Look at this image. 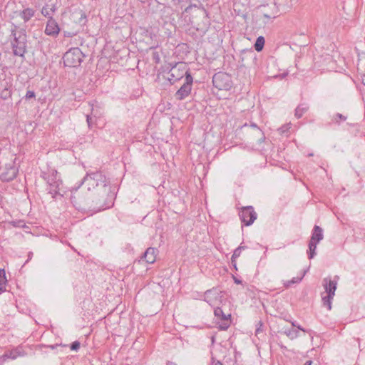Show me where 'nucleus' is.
I'll return each instance as SVG.
<instances>
[{
	"label": "nucleus",
	"instance_id": "nucleus-1",
	"mask_svg": "<svg viewBox=\"0 0 365 365\" xmlns=\"http://www.w3.org/2000/svg\"><path fill=\"white\" fill-rule=\"evenodd\" d=\"M86 183L88 190L91 187L94 190L95 194L99 195L97 205L99 204L98 210L105 209L108 207L109 205L106 204V202L109 200H112L113 198V192L111 191V186L109 180L101 171L93 173H87L86 175L82 180L80 185Z\"/></svg>",
	"mask_w": 365,
	"mask_h": 365
},
{
	"label": "nucleus",
	"instance_id": "nucleus-2",
	"mask_svg": "<svg viewBox=\"0 0 365 365\" xmlns=\"http://www.w3.org/2000/svg\"><path fill=\"white\" fill-rule=\"evenodd\" d=\"M41 177L46 181L48 193L53 198H56L57 195L63 196V194L61 193L63 182L56 170L50 169L48 172L43 171Z\"/></svg>",
	"mask_w": 365,
	"mask_h": 365
},
{
	"label": "nucleus",
	"instance_id": "nucleus-3",
	"mask_svg": "<svg viewBox=\"0 0 365 365\" xmlns=\"http://www.w3.org/2000/svg\"><path fill=\"white\" fill-rule=\"evenodd\" d=\"M16 29V26H14ZM11 36L14 40L11 41L13 53L15 56H24L26 51V35L25 30H11Z\"/></svg>",
	"mask_w": 365,
	"mask_h": 365
},
{
	"label": "nucleus",
	"instance_id": "nucleus-4",
	"mask_svg": "<svg viewBox=\"0 0 365 365\" xmlns=\"http://www.w3.org/2000/svg\"><path fill=\"white\" fill-rule=\"evenodd\" d=\"M84 57L79 48H71L63 56V64L67 67H78L83 62Z\"/></svg>",
	"mask_w": 365,
	"mask_h": 365
},
{
	"label": "nucleus",
	"instance_id": "nucleus-5",
	"mask_svg": "<svg viewBox=\"0 0 365 365\" xmlns=\"http://www.w3.org/2000/svg\"><path fill=\"white\" fill-rule=\"evenodd\" d=\"M212 83L219 90L229 91L232 87L231 76L224 72L215 73L212 77Z\"/></svg>",
	"mask_w": 365,
	"mask_h": 365
},
{
	"label": "nucleus",
	"instance_id": "nucleus-6",
	"mask_svg": "<svg viewBox=\"0 0 365 365\" xmlns=\"http://www.w3.org/2000/svg\"><path fill=\"white\" fill-rule=\"evenodd\" d=\"M324 235H323V230L322 229L318 226L314 225L312 237L309 242V258L312 259L316 255V249L317 244L323 240Z\"/></svg>",
	"mask_w": 365,
	"mask_h": 365
},
{
	"label": "nucleus",
	"instance_id": "nucleus-7",
	"mask_svg": "<svg viewBox=\"0 0 365 365\" xmlns=\"http://www.w3.org/2000/svg\"><path fill=\"white\" fill-rule=\"evenodd\" d=\"M205 301L211 307L220 306L223 300L224 292L217 287H213L205 292Z\"/></svg>",
	"mask_w": 365,
	"mask_h": 365
},
{
	"label": "nucleus",
	"instance_id": "nucleus-8",
	"mask_svg": "<svg viewBox=\"0 0 365 365\" xmlns=\"http://www.w3.org/2000/svg\"><path fill=\"white\" fill-rule=\"evenodd\" d=\"M79 187L72 191L71 201L73 206L78 210H85L87 207H91L92 204L90 203L88 197H85L80 192L78 191Z\"/></svg>",
	"mask_w": 365,
	"mask_h": 365
},
{
	"label": "nucleus",
	"instance_id": "nucleus-9",
	"mask_svg": "<svg viewBox=\"0 0 365 365\" xmlns=\"http://www.w3.org/2000/svg\"><path fill=\"white\" fill-rule=\"evenodd\" d=\"M193 78L190 73H186V78L181 87L176 91L175 97L177 100L182 101L187 98L192 90Z\"/></svg>",
	"mask_w": 365,
	"mask_h": 365
},
{
	"label": "nucleus",
	"instance_id": "nucleus-10",
	"mask_svg": "<svg viewBox=\"0 0 365 365\" xmlns=\"http://www.w3.org/2000/svg\"><path fill=\"white\" fill-rule=\"evenodd\" d=\"M186 73L190 72L188 70H185V66L182 63H175L171 67L168 79L171 84H173L182 78L184 76L186 77Z\"/></svg>",
	"mask_w": 365,
	"mask_h": 365
},
{
	"label": "nucleus",
	"instance_id": "nucleus-11",
	"mask_svg": "<svg viewBox=\"0 0 365 365\" xmlns=\"http://www.w3.org/2000/svg\"><path fill=\"white\" fill-rule=\"evenodd\" d=\"M239 216L242 222L245 226H250L253 224L257 219V213L252 206H246L241 208L239 212Z\"/></svg>",
	"mask_w": 365,
	"mask_h": 365
},
{
	"label": "nucleus",
	"instance_id": "nucleus-12",
	"mask_svg": "<svg viewBox=\"0 0 365 365\" xmlns=\"http://www.w3.org/2000/svg\"><path fill=\"white\" fill-rule=\"evenodd\" d=\"M214 307L215 317L217 319L222 321V322L220 324V329L221 330H226L230 325V319L231 315L230 314H225L219 306H215Z\"/></svg>",
	"mask_w": 365,
	"mask_h": 365
},
{
	"label": "nucleus",
	"instance_id": "nucleus-13",
	"mask_svg": "<svg viewBox=\"0 0 365 365\" xmlns=\"http://www.w3.org/2000/svg\"><path fill=\"white\" fill-rule=\"evenodd\" d=\"M59 31L60 28L58 23L52 17H50L46 26L45 34L48 36H56L59 34Z\"/></svg>",
	"mask_w": 365,
	"mask_h": 365
},
{
	"label": "nucleus",
	"instance_id": "nucleus-14",
	"mask_svg": "<svg viewBox=\"0 0 365 365\" xmlns=\"http://www.w3.org/2000/svg\"><path fill=\"white\" fill-rule=\"evenodd\" d=\"M158 253V250L156 248L148 247L141 257V259L145 260L148 264H153L156 260Z\"/></svg>",
	"mask_w": 365,
	"mask_h": 365
},
{
	"label": "nucleus",
	"instance_id": "nucleus-15",
	"mask_svg": "<svg viewBox=\"0 0 365 365\" xmlns=\"http://www.w3.org/2000/svg\"><path fill=\"white\" fill-rule=\"evenodd\" d=\"M336 285L337 282L334 280H331L330 278L326 277L323 279V286L326 294L335 295Z\"/></svg>",
	"mask_w": 365,
	"mask_h": 365
},
{
	"label": "nucleus",
	"instance_id": "nucleus-16",
	"mask_svg": "<svg viewBox=\"0 0 365 365\" xmlns=\"http://www.w3.org/2000/svg\"><path fill=\"white\" fill-rule=\"evenodd\" d=\"M17 175V169L11 166L6 171L1 173L0 178L2 181L9 182L14 179Z\"/></svg>",
	"mask_w": 365,
	"mask_h": 365
},
{
	"label": "nucleus",
	"instance_id": "nucleus-17",
	"mask_svg": "<svg viewBox=\"0 0 365 365\" xmlns=\"http://www.w3.org/2000/svg\"><path fill=\"white\" fill-rule=\"evenodd\" d=\"M256 59V54L252 50L248 51H242L240 56V61L242 63V66H245V61L250 60L254 61Z\"/></svg>",
	"mask_w": 365,
	"mask_h": 365
},
{
	"label": "nucleus",
	"instance_id": "nucleus-18",
	"mask_svg": "<svg viewBox=\"0 0 365 365\" xmlns=\"http://www.w3.org/2000/svg\"><path fill=\"white\" fill-rule=\"evenodd\" d=\"M268 9L271 10V12L264 11L263 16L267 19H274L278 16L279 9L275 3L267 5Z\"/></svg>",
	"mask_w": 365,
	"mask_h": 365
},
{
	"label": "nucleus",
	"instance_id": "nucleus-19",
	"mask_svg": "<svg viewBox=\"0 0 365 365\" xmlns=\"http://www.w3.org/2000/svg\"><path fill=\"white\" fill-rule=\"evenodd\" d=\"M35 14V11L31 8H26L19 14L20 17L24 22L29 21Z\"/></svg>",
	"mask_w": 365,
	"mask_h": 365
},
{
	"label": "nucleus",
	"instance_id": "nucleus-20",
	"mask_svg": "<svg viewBox=\"0 0 365 365\" xmlns=\"http://www.w3.org/2000/svg\"><path fill=\"white\" fill-rule=\"evenodd\" d=\"M309 106L306 103L299 104L295 109L294 115L297 118H300L308 110Z\"/></svg>",
	"mask_w": 365,
	"mask_h": 365
},
{
	"label": "nucleus",
	"instance_id": "nucleus-21",
	"mask_svg": "<svg viewBox=\"0 0 365 365\" xmlns=\"http://www.w3.org/2000/svg\"><path fill=\"white\" fill-rule=\"evenodd\" d=\"M334 295L326 294V295H322V302L324 307H327L328 310L331 309V300L333 299Z\"/></svg>",
	"mask_w": 365,
	"mask_h": 365
},
{
	"label": "nucleus",
	"instance_id": "nucleus-22",
	"mask_svg": "<svg viewBox=\"0 0 365 365\" xmlns=\"http://www.w3.org/2000/svg\"><path fill=\"white\" fill-rule=\"evenodd\" d=\"M357 70L361 76V82L365 86V61L360 60L357 64Z\"/></svg>",
	"mask_w": 365,
	"mask_h": 365
},
{
	"label": "nucleus",
	"instance_id": "nucleus-23",
	"mask_svg": "<svg viewBox=\"0 0 365 365\" xmlns=\"http://www.w3.org/2000/svg\"><path fill=\"white\" fill-rule=\"evenodd\" d=\"M6 282L5 270L4 269H0V292L6 291Z\"/></svg>",
	"mask_w": 365,
	"mask_h": 365
},
{
	"label": "nucleus",
	"instance_id": "nucleus-24",
	"mask_svg": "<svg viewBox=\"0 0 365 365\" xmlns=\"http://www.w3.org/2000/svg\"><path fill=\"white\" fill-rule=\"evenodd\" d=\"M347 119V116L341 113H336L332 116L331 121L332 123L340 125L341 122L345 121Z\"/></svg>",
	"mask_w": 365,
	"mask_h": 365
},
{
	"label": "nucleus",
	"instance_id": "nucleus-25",
	"mask_svg": "<svg viewBox=\"0 0 365 365\" xmlns=\"http://www.w3.org/2000/svg\"><path fill=\"white\" fill-rule=\"evenodd\" d=\"M264 42V37L262 36H259L255 43V49L258 52L261 51L263 49Z\"/></svg>",
	"mask_w": 365,
	"mask_h": 365
},
{
	"label": "nucleus",
	"instance_id": "nucleus-26",
	"mask_svg": "<svg viewBox=\"0 0 365 365\" xmlns=\"http://www.w3.org/2000/svg\"><path fill=\"white\" fill-rule=\"evenodd\" d=\"M7 355V359H16L18 356H21V351L19 349H12L11 351L5 352Z\"/></svg>",
	"mask_w": 365,
	"mask_h": 365
},
{
	"label": "nucleus",
	"instance_id": "nucleus-27",
	"mask_svg": "<svg viewBox=\"0 0 365 365\" xmlns=\"http://www.w3.org/2000/svg\"><path fill=\"white\" fill-rule=\"evenodd\" d=\"M284 334L287 336L290 339H294L298 337L299 332L297 330L291 329H285Z\"/></svg>",
	"mask_w": 365,
	"mask_h": 365
},
{
	"label": "nucleus",
	"instance_id": "nucleus-28",
	"mask_svg": "<svg viewBox=\"0 0 365 365\" xmlns=\"http://www.w3.org/2000/svg\"><path fill=\"white\" fill-rule=\"evenodd\" d=\"M51 11L54 12L55 9H53V8L50 9V8H48V5L43 6V8L41 9L42 15L44 16L45 17H48L49 19H50V17H51Z\"/></svg>",
	"mask_w": 365,
	"mask_h": 365
},
{
	"label": "nucleus",
	"instance_id": "nucleus-29",
	"mask_svg": "<svg viewBox=\"0 0 365 365\" xmlns=\"http://www.w3.org/2000/svg\"><path fill=\"white\" fill-rule=\"evenodd\" d=\"M304 277V274L300 277H293L291 280L287 281L286 283H284V286L286 287H290L293 284L299 283L302 281V278Z\"/></svg>",
	"mask_w": 365,
	"mask_h": 365
},
{
	"label": "nucleus",
	"instance_id": "nucleus-30",
	"mask_svg": "<svg viewBox=\"0 0 365 365\" xmlns=\"http://www.w3.org/2000/svg\"><path fill=\"white\" fill-rule=\"evenodd\" d=\"M79 14H80V18H79L78 22L81 26H84V25H86V24L87 22V16H86V13L82 10L80 11Z\"/></svg>",
	"mask_w": 365,
	"mask_h": 365
},
{
	"label": "nucleus",
	"instance_id": "nucleus-31",
	"mask_svg": "<svg viewBox=\"0 0 365 365\" xmlns=\"http://www.w3.org/2000/svg\"><path fill=\"white\" fill-rule=\"evenodd\" d=\"M1 98L4 99V100H6L8 99L9 98H10L11 96V91L7 89V88H4L1 92Z\"/></svg>",
	"mask_w": 365,
	"mask_h": 365
},
{
	"label": "nucleus",
	"instance_id": "nucleus-32",
	"mask_svg": "<svg viewBox=\"0 0 365 365\" xmlns=\"http://www.w3.org/2000/svg\"><path fill=\"white\" fill-rule=\"evenodd\" d=\"M242 252V247H237L232 254V256L231 257V260L235 262V259H237V257H239Z\"/></svg>",
	"mask_w": 365,
	"mask_h": 365
},
{
	"label": "nucleus",
	"instance_id": "nucleus-33",
	"mask_svg": "<svg viewBox=\"0 0 365 365\" xmlns=\"http://www.w3.org/2000/svg\"><path fill=\"white\" fill-rule=\"evenodd\" d=\"M289 128H290V125L287 124V125H284L282 126L281 128H279L278 130L281 134H286L288 132Z\"/></svg>",
	"mask_w": 365,
	"mask_h": 365
},
{
	"label": "nucleus",
	"instance_id": "nucleus-34",
	"mask_svg": "<svg viewBox=\"0 0 365 365\" xmlns=\"http://www.w3.org/2000/svg\"><path fill=\"white\" fill-rule=\"evenodd\" d=\"M35 97H36V95L33 91H26V93L25 96V99L29 100L31 98H35Z\"/></svg>",
	"mask_w": 365,
	"mask_h": 365
},
{
	"label": "nucleus",
	"instance_id": "nucleus-35",
	"mask_svg": "<svg viewBox=\"0 0 365 365\" xmlns=\"http://www.w3.org/2000/svg\"><path fill=\"white\" fill-rule=\"evenodd\" d=\"M80 348V342L78 341H75L71 344V349L73 351H77Z\"/></svg>",
	"mask_w": 365,
	"mask_h": 365
},
{
	"label": "nucleus",
	"instance_id": "nucleus-36",
	"mask_svg": "<svg viewBox=\"0 0 365 365\" xmlns=\"http://www.w3.org/2000/svg\"><path fill=\"white\" fill-rule=\"evenodd\" d=\"M7 359V355L5 353L0 356V365H2Z\"/></svg>",
	"mask_w": 365,
	"mask_h": 365
},
{
	"label": "nucleus",
	"instance_id": "nucleus-37",
	"mask_svg": "<svg viewBox=\"0 0 365 365\" xmlns=\"http://www.w3.org/2000/svg\"><path fill=\"white\" fill-rule=\"evenodd\" d=\"M86 122L88 123V128H91L92 125V118L90 115H86Z\"/></svg>",
	"mask_w": 365,
	"mask_h": 365
},
{
	"label": "nucleus",
	"instance_id": "nucleus-38",
	"mask_svg": "<svg viewBox=\"0 0 365 365\" xmlns=\"http://www.w3.org/2000/svg\"><path fill=\"white\" fill-rule=\"evenodd\" d=\"M211 365H223L220 361H215L213 357H212V363Z\"/></svg>",
	"mask_w": 365,
	"mask_h": 365
},
{
	"label": "nucleus",
	"instance_id": "nucleus-39",
	"mask_svg": "<svg viewBox=\"0 0 365 365\" xmlns=\"http://www.w3.org/2000/svg\"><path fill=\"white\" fill-rule=\"evenodd\" d=\"M292 325L293 327H297L298 329L302 330L303 331H306L300 325L296 324L295 322H292Z\"/></svg>",
	"mask_w": 365,
	"mask_h": 365
},
{
	"label": "nucleus",
	"instance_id": "nucleus-40",
	"mask_svg": "<svg viewBox=\"0 0 365 365\" xmlns=\"http://www.w3.org/2000/svg\"><path fill=\"white\" fill-rule=\"evenodd\" d=\"M33 252H29L28 253V259L26 260V263H27L29 260H31L33 257Z\"/></svg>",
	"mask_w": 365,
	"mask_h": 365
},
{
	"label": "nucleus",
	"instance_id": "nucleus-41",
	"mask_svg": "<svg viewBox=\"0 0 365 365\" xmlns=\"http://www.w3.org/2000/svg\"><path fill=\"white\" fill-rule=\"evenodd\" d=\"M233 279H234V282L235 284H240L242 283V281L240 279L236 278L235 277H233Z\"/></svg>",
	"mask_w": 365,
	"mask_h": 365
},
{
	"label": "nucleus",
	"instance_id": "nucleus-42",
	"mask_svg": "<svg viewBox=\"0 0 365 365\" xmlns=\"http://www.w3.org/2000/svg\"><path fill=\"white\" fill-rule=\"evenodd\" d=\"M231 263H232V266L234 267L235 269L237 270L236 259H235V262L231 260Z\"/></svg>",
	"mask_w": 365,
	"mask_h": 365
},
{
	"label": "nucleus",
	"instance_id": "nucleus-43",
	"mask_svg": "<svg viewBox=\"0 0 365 365\" xmlns=\"http://www.w3.org/2000/svg\"><path fill=\"white\" fill-rule=\"evenodd\" d=\"M312 361L311 360H308L305 362L304 365H312Z\"/></svg>",
	"mask_w": 365,
	"mask_h": 365
},
{
	"label": "nucleus",
	"instance_id": "nucleus-44",
	"mask_svg": "<svg viewBox=\"0 0 365 365\" xmlns=\"http://www.w3.org/2000/svg\"><path fill=\"white\" fill-rule=\"evenodd\" d=\"M353 340L358 344L359 347L360 348L359 339H353Z\"/></svg>",
	"mask_w": 365,
	"mask_h": 365
},
{
	"label": "nucleus",
	"instance_id": "nucleus-45",
	"mask_svg": "<svg viewBox=\"0 0 365 365\" xmlns=\"http://www.w3.org/2000/svg\"><path fill=\"white\" fill-rule=\"evenodd\" d=\"M238 247H242V250H245L247 248V246L242 245V243L240 244V245Z\"/></svg>",
	"mask_w": 365,
	"mask_h": 365
},
{
	"label": "nucleus",
	"instance_id": "nucleus-46",
	"mask_svg": "<svg viewBox=\"0 0 365 365\" xmlns=\"http://www.w3.org/2000/svg\"><path fill=\"white\" fill-rule=\"evenodd\" d=\"M251 127L258 128L257 125L255 123H252Z\"/></svg>",
	"mask_w": 365,
	"mask_h": 365
},
{
	"label": "nucleus",
	"instance_id": "nucleus-47",
	"mask_svg": "<svg viewBox=\"0 0 365 365\" xmlns=\"http://www.w3.org/2000/svg\"><path fill=\"white\" fill-rule=\"evenodd\" d=\"M168 365H176V364L173 362L168 361Z\"/></svg>",
	"mask_w": 365,
	"mask_h": 365
},
{
	"label": "nucleus",
	"instance_id": "nucleus-48",
	"mask_svg": "<svg viewBox=\"0 0 365 365\" xmlns=\"http://www.w3.org/2000/svg\"><path fill=\"white\" fill-rule=\"evenodd\" d=\"M93 113H94V108H92V109H91V113H92V114H93Z\"/></svg>",
	"mask_w": 365,
	"mask_h": 365
},
{
	"label": "nucleus",
	"instance_id": "nucleus-49",
	"mask_svg": "<svg viewBox=\"0 0 365 365\" xmlns=\"http://www.w3.org/2000/svg\"><path fill=\"white\" fill-rule=\"evenodd\" d=\"M261 135H262V138L264 139V133H262L261 132Z\"/></svg>",
	"mask_w": 365,
	"mask_h": 365
}]
</instances>
